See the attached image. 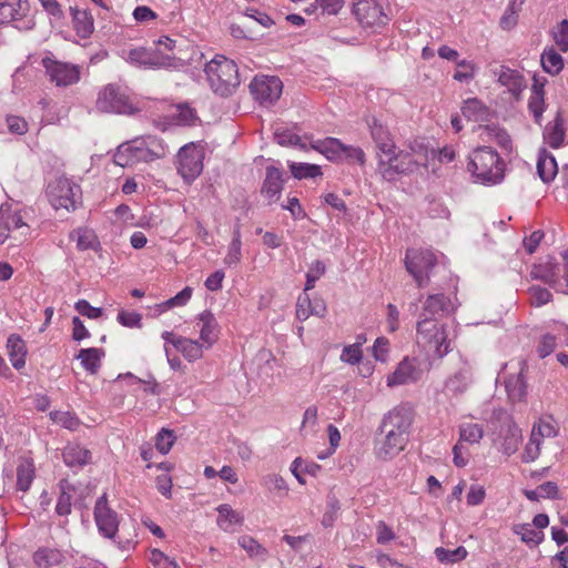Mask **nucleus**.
I'll list each match as a JSON object with an SVG mask.
<instances>
[{"mask_svg":"<svg viewBox=\"0 0 568 568\" xmlns=\"http://www.w3.org/2000/svg\"><path fill=\"white\" fill-rule=\"evenodd\" d=\"M414 423V409L408 403H402L384 414L378 430L383 436L375 444L378 459L388 460L397 456L409 442Z\"/></svg>","mask_w":568,"mask_h":568,"instance_id":"nucleus-1","label":"nucleus"},{"mask_svg":"<svg viewBox=\"0 0 568 568\" xmlns=\"http://www.w3.org/2000/svg\"><path fill=\"white\" fill-rule=\"evenodd\" d=\"M169 152L164 141L154 135L135 138L122 143L114 153V163L122 168L140 162H152L166 156Z\"/></svg>","mask_w":568,"mask_h":568,"instance_id":"nucleus-2","label":"nucleus"},{"mask_svg":"<svg viewBox=\"0 0 568 568\" xmlns=\"http://www.w3.org/2000/svg\"><path fill=\"white\" fill-rule=\"evenodd\" d=\"M467 170L484 185L499 184L505 178V162L490 146L475 149L468 158Z\"/></svg>","mask_w":568,"mask_h":568,"instance_id":"nucleus-3","label":"nucleus"},{"mask_svg":"<svg viewBox=\"0 0 568 568\" xmlns=\"http://www.w3.org/2000/svg\"><path fill=\"white\" fill-rule=\"evenodd\" d=\"M204 71L211 89L221 97L231 95L240 85L236 63L224 55L213 58L206 63Z\"/></svg>","mask_w":568,"mask_h":568,"instance_id":"nucleus-4","label":"nucleus"},{"mask_svg":"<svg viewBox=\"0 0 568 568\" xmlns=\"http://www.w3.org/2000/svg\"><path fill=\"white\" fill-rule=\"evenodd\" d=\"M417 343L433 352L439 358L447 355L450 348L447 325L437 318H422L417 322Z\"/></svg>","mask_w":568,"mask_h":568,"instance_id":"nucleus-5","label":"nucleus"},{"mask_svg":"<svg viewBox=\"0 0 568 568\" xmlns=\"http://www.w3.org/2000/svg\"><path fill=\"white\" fill-rule=\"evenodd\" d=\"M47 196L55 210H75L81 203V187L67 178H59L48 185Z\"/></svg>","mask_w":568,"mask_h":568,"instance_id":"nucleus-6","label":"nucleus"},{"mask_svg":"<svg viewBox=\"0 0 568 568\" xmlns=\"http://www.w3.org/2000/svg\"><path fill=\"white\" fill-rule=\"evenodd\" d=\"M405 267L414 277L418 287H424L429 282V273L437 264V257L428 248H408L405 254Z\"/></svg>","mask_w":568,"mask_h":568,"instance_id":"nucleus-7","label":"nucleus"},{"mask_svg":"<svg viewBox=\"0 0 568 568\" xmlns=\"http://www.w3.org/2000/svg\"><path fill=\"white\" fill-rule=\"evenodd\" d=\"M204 150L193 142L183 145L176 155V170L185 183L191 184L203 171Z\"/></svg>","mask_w":568,"mask_h":568,"instance_id":"nucleus-8","label":"nucleus"},{"mask_svg":"<svg viewBox=\"0 0 568 568\" xmlns=\"http://www.w3.org/2000/svg\"><path fill=\"white\" fill-rule=\"evenodd\" d=\"M125 60L134 67L145 69H175L181 65V59L172 54H164L159 49L143 47L129 50Z\"/></svg>","mask_w":568,"mask_h":568,"instance_id":"nucleus-9","label":"nucleus"},{"mask_svg":"<svg viewBox=\"0 0 568 568\" xmlns=\"http://www.w3.org/2000/svg\"><path fill=\"white\" fill-rule=\"evenodd\" d=\"M95 106L105 113L133 114L138 111L125 92L116 84H108L99 92Z\"/></svg>","mask_w":568,"mask_h":568,"instance_id":"nucleus-10","label":"nucleus"},{"mask_svg":"<svg viewBox=\"0 0 568 568\" xmlns=\"http://www.w3.org/2000/svg\"><path fill=\"white\" fill-rule=\"evenodd\" d=\"M282 90V81L273 75H256L250 83L251 94L263 106L273 105L281 98Z\"/></svg>","mask_w":568,"mask_h":568,"instance_id":"nucleus-11","label":"nucleus"},{"mask_svg":"<svg viewBox=\"0 0 568 568\" xmlns=\"http://www.w3.org/2000/svg\"><path fill=\"white\" fill-rule=\"evenodd\" d=\"M42 65L51 82L55 83L57 87H68L80 80V68L77 64L45 57L42 59Z\"/></svg>","mask_w":568,"mask_h":568,"instance_id":"nucleus-12","label":"nucleus"},{"mask_svg":"<svg viewBox=\"0 0 568 568\" xmlns=\"http://www.w3.org/2000/svg\"><path fill=\"white\" fill-rule=\"evenodd\" d=\"M418 162L406 151L396 152L392 162L378 164V173L385 181H396L400 175H408L417 170Z\"/></svg>","mask_w":568,"mask_h":568,"instance_id":"nucleus-13","label":"nucleus"},{"mask_svg":"<svg viewBox=\"0 0 568 568\" xmlns=\"http://www.w3.org/2000/svg\"><path fill=\"white\" fill-rule=\"evenodd\" d=\"M521 442V429L513 420V418L504 413L503 424L494 444L498 446V449L506 456H511L518 449Z\"/></svg>","mask_w":568,"mask_h":568,"instance_id":"nucleus-14","label":"nucleus"},{"mask_svg":"<svg viewBox=\"0 0 568 568\" xmlns=\"http://www.w3.org/2000/svg\"><path fill=\"white\" fill-rule=\"evenodd\" d=\"M94 519L100 534L113 538L118 531L119 519L114 510L108 505L106 494L98 498L94 506Z\"/></svg>","mask_w":568,"mask_h":568,"instance_id":"nucleus-15","label":"nucleus"},{"mask_svg":"<svg viewBox=\"0 0 568 568\" xmlns=\"http://www.w3.org/2000/svg\"><path fill=\"white\" fill-rule=\"evenodd\" d=\"M423 376V369L417 358L405 357L395 371L387 376V386L394 387L416 383Z\"/></svg>","mask_w":568,"mask_h":568,"instance_id":"nucleus-16","label":"nucleus"},{"mask_svg":"<svg viewBox=\"0 0 568 568\" xmlns=\"http://www.w3.org/2000/svg\"><path fill=\"white\" fill-rule=\"evenodd\" d=\"M562 257L565 260L564 265V275L560 276V267L558 265L555 266H537L531 271V274L537 277L541 278L544 282L548 283L549 285L556 287L557 290H561L564 293L568 294V250L565 251L562 254Z\"/></svg>","mask_w":568,"mask_h":568,"instance_id":"nucleus-17","label":"nucleus"},{"mask_svg":"<svg viewBox=\"0 0 568 568\" xmlns=\"http://www.w3.org/2000/svg\"><path fill=\"white\" fill-rule=\"evenodd\" d=\"M353 13L363 27L384 23L385 16L376 0H359L353 7Z\"/></svg>","mask_w":568,"mask_h":568,"instance_id":"nucleus-18","label":"nucleus"},{"mask_svg":"<svg viewBox=\"0 0 568 568\" xmlns=\"http://www.w3.org/2000/svg\"><path fill=\"white\" fill-rule=\"evenodd\" d=\"M284 171L277 166L268 165L265 169V179L262 184L261 193L268 199L270 203L276 202L284 186Z\"/></svg>","mask_w":568,"mask_h":568,"instance_id":"nucleus-19","label":"nucleus"},{"mask_svg":"<svg viewBox=\"0 0 568 568\" xmlns=\"http://www.w3.org/2000/svg\"><path fill=\"white\" fill-rule=\"evenodd\" d=\"M566 139V126L562 113L557 111L552 121L548 122L542 131V140L551 149H559Z\"/></svg>","mask_w":568,"mask_h":568,"instance_id":"nucleus-20","label":"nucleus"},{"mask_svg":"<svg viewBox=\"0 0 568 568\" xmlns=\"http://www.w3.org/2000/svg\"><path fill=\"white\" fill-rule=\"evenodd\" d=\"M200 328V339L206 347H211L219 338V323L211 311H204L196 318Z\"/></svg>","mask_w":568,"mask_h":568,"instance_id":"nucleus-21","label":"nucleus"},{"mask_svg":"<svg viewBox=\"0 0 568 568\" xmlns=\"http://www.w3.org/2000/svg\"><path fill=\"white\" fill-rule=\"evenodd\" d=\"M454 310L453 303L448 296L443 293L429 295L423 307L422 316L428 318H436L450 313Z\"/></svg>","mask_w":568,"mask_h":568,"instance_id":"nucleus-22","label":"nucleus"},{"mask_svg":"<svg viewBox=\"0 0 568 568\" xmlns=\"http://www.w3.org/2000/svg\"><path fill=\"white\" fill-rule=\"evenodd\" d=\"M519 365V372L516 375L509 376L505 382L506 392L513 403L523 402L527 395V385L524 376L527 364L525 361H521Z\"/></svg>","mask_w":568,"mask_h":568,"instance_id":"nucleus-23","label":"nucleus"},{"mask_svg":"<svg viewBox=\"0 0 568 568\" xmlns=\"http://www.w3.org/2000/svg\"><path fill=\"white\" fill-rule=\"evenodd\" d=\"M32 561L37 568H54L65 561V555L58 548L40 547L33 552Z\"/></svg>","mask_w":568,"mask_h":568,"instance_id":"nucleus-24","label":"nucleus"},{"mask_svg":"<svg viewBox=\"0 0 568 568\" xmlns=\"http://www.w3.org/2000/svg\"><path fill=\"white\" fill-rule=\"evenodd\" d=\"M7 349L9 359L17 371H20L26 365V357L28 354L26 342L18 334H11L7 339Z\"/></svg>","mask_w":568,"mask_h":568,"instance_id":"nucleus-25","label":"nucleus"},{"mask_svg":"<svg viewBox=\"0 0 568 568\" xmlns=\"http://www.w3.org/2000/svg\"><path fill=\"white\" fill-rule=\"evenodd\" d=\"M558 166L555 156L546 149H540L537 159V173L545 183L551 182L557 175Z\"/></svg>","mask_w":568,"mask_h":568,"instance_id":"nucleus-26","label":"nucleus"},{"mask_svg":"<svg viewBox=\"0 0 568 568\" xmlns=\"http://www.w3.org/2000/svg\"><path fill=\"white\" fill-rule=\"evenodd\" d=\"M463 115L474 122H485L490 119V110L479 99H467L462 106Z\"/></svg>","mask_w":568,"mask_h":568,"instance_id":"nucleus-27","label":"nucleus"},{"mask_svg":"<svg viewBox=\"0 0 568 568\" xmlns=\"http://www.w3.org/2000/svg\"><path fill=\"white\" fill-rule=\"evenodd\" d=\"M171 124L179 126H193L199 121L196 110L189 103L176 104L170 114Z\"/></svg>","mask_w":568,"mask_h":568,"instance_id":"nucleus-28","label":"nucleus"},{"mask_svg":"<svg viewBox=\"0 0 568 568\" xmlns=\"http://www.w3.org/2000/svg\"><path fill=\"white\" fill-rule=\"evenodd\" d=\"M73 29L82 39L89 38L94 31L92 14L87 10L71 8Z\"/></svg>","mask_w":568,"mask_h":568,"instance_id":"nucleus-29","label":"nucleus"},{"mask_svg":"<svg viewBox=\"0 0 568 568\" xmlns=\"http://www.w3.org/2000/svg\"><path fill=\"white\" fill-rule=\"evenodd\" d=\"M471 383V372L468 367L458 369L445 383V388L454 396H458L466 392Z\"/></svg>","mask_w":568,"mask_h":568,"instance_id":"nucleus-30","label":"nucleus"},{"mask_svg":"<svg viewBox=\"0 0 568 568\" xmlns=\"http://www.w3.org/2000/svg\"><path fill=\"white\" fill-rule=\"evenodd\" d=\"M62 456L65 465L69 467H82L91 459L90 450L78 444H69L63 449Z\"/></svg>","mask_w":568,"mask_h":568,"instance_id":"nucleus-31","label":"nucleus"},{"mask_svg":"<svg viewBox=\"0 0 568 568\" xmlns=\"http://www.w3.org/2000/svg\"><path fill=\"white\" fill-rule=\"evenodd\" d=\"M498 82L501 85L507 87L509 92L514 95L520 94L526 87L524 77L518 71L506 67H501L498 74Z\"/></svg>","mask_w":568,"mask_h":568,"instance_id":"nucleus-32","label":"nucleus"},{"mask_svg":"<svg viewBox=\"0 0 568 568\" xmlns=\"http://www.w3.org/2000/svg\"><path fill=\"white\" fill-rule=\"evenodd\" d=\"M104 356L102 348L90 347L82 348L77 355V358L81 361L82 367L90 374H95L101 367V359Z\"/></svg>","mask_w":568,"mask_h":568,"instance_id":"nucleus-33","label":"nucleus"},{"mask_svg":"<svg viewBox=\"0 0 568 568\" xmlns=\"http://www.w3.org/2000/svg\"><path fill=\"white\" fill-rule=\"evenodd\" d=\"M174 347L189 362L197 361L203 356V343L195 339L182 337V339H176Z\"/></svg>","mask_w":568,"mask_h":568,"instance_id":"nucleus-34","label":"nucleus"},{"mask_svg":"<svg viewBox=\"0 0 568 568\" xmlns=\"http://www.w3.org/2000/svg\"><path fill=\"white\" fill-rule=\"evenodd\" d=\"M26 7L27 0H0V24L21 17Z\"/></svg>","mask_w":568,"mask_h":568,"instance_id":"nucleus-35","label":"nucleus"},{"mask_svg":"<svg viewBox=\"0 0 568 568\" xmlns=\"http://www.w3.org/2000/svg\"><path fill=\"white\" fill-rule=\"evenodd\" d=\"M313 148L323 153L328 160L336 161L343 158L345 144L338 139L326 138L325 140L317 141Z\"/></svg>","mask_w":568,"mask_h":568,"instance_id":"nucleus-36","label":"nucleus"},{"mask_svg":"<svg viewBox=\"0 0 568 568\" xmlns=\"http://www.w3.org/2000/svg\"><path fill=\"white\" fill-rule=\"evenodd\" d=\"M60 495L55 505V513L59 516H67L71 513L72 495L75 488L65 479L59 484Z\"/></svg>","mask_w":568,"mask_h":568,"instance_id":"nucleus-37","label":"nucleus"},{"mask_svg":"<svg viewBox=\"0 0 568 568\" xmlns=\"http://www.w3.org/2000/svg\"><path fill=\"white\" fill-rule=\"evenodd\" d=\"M217 525L224 531H229L233 526L243 523V516L232 509L227 504H222L217 508Z\"/></svg>","mask_w":568,"mask_h":568,"instance_id":"nucleus-38","label":"nucleus"},{"mask_svg":"<svg viewBox=\"0 0 568 568\" xmlns=\"http://www.w3.org/2000/svg\"><path fill=\"white\" fill-rule=\"evenodd\" d=\"M513 531L520 537L523 542L530 547L538 546L544 539V532L535 529L530 524L514 525Z\"/></svg>","mask_w":568,"mask_h":568,"instance_id":"nucleus-39","label":"nucleus"},{"mask_svg":"<svg viewBox=\"0 0 568 568\" xmlns=\"http://www.w3.org/2000/svg\"><path fill=\"white\" fill-rule=\"evenodd\" d=\"M242 258L241 226L236 224L233 230V237L224 257V264L227 266L237 265Z\"/></svg>","mask_w":568,"mask_h":568,"instance_id":"nucleus-40","label":"nucleus"},{"mask_svg":"<svg viewBox=\"0 0 568 568\" xmlns=\"http://www.w3.org/2000/svg\"><path fill=\"white\" fill-rule=\"evenodd\" d=\"M540 61L544 71L552 75L558 74L564 68L562 57L552 47L544 50Z\"/></svg>","mask_w":568,"mask_h":568,"instance_id":"nucleus-41","label":"nucleus"},{"mask_svg":"<svg viewBox=\"0 0 568 568\" xmlns=\"http://www.w3.org/2000/svg\"><path fill=\"white\" fill-rule=\"evenodd\" d=\"M72 239L77 241V247L80 251L94 250L100 246L98 236L89 229H78L71 234Z\"/></svg>","mask_w":568,"mask_h":568,"instance_id":"nucleus-42","label":"nucleus"},{"mask_svg":"<svg viewBox=\"0 0 568 568\" xmlns=\"http://www.w3.org/2000/svg\"><path fill=\"white\" fill-rule=\"evenodd\" d=\"M34 478V465L31 460L24 459L17 467V487L27 491Z\"/></svg>","mask_w":568,"mask_h":568,"instance_id":"nucleus-43","label":"nucleus"},{"mask_svg":"<svg viewBox=\"0 0 568 568\" xmlns=\"http://www.w3.org/2000/svg\"><path fill=\"white\" fill-rule=\"evenodd\" d=\"M436 559L444 565H453L464 560L468 551L464 546H459L456 549H446L444 547H437L434 551Z\"/></svg>","mask_w":568,"mask_h":568,"instance_id":"nucleus-44","label":"nucleus"},{"mask_svg":"<svg viewBox=\"0 0 568 568\" xmlns=\"http://www.w3.org/2000/svg\"><path fill=\"white\" fill-rule=\"evenodd\" d=\"M288 169L297 180L315 179L323 174L320 165L311 163L288 162Z\"/></svg>","mask_w":568,"mask_h":568,"instance_id":"nucleus-45","label":"nucleus"},{"mask_svg":"<svg viewBox=\"0 0 568 568\" xmlns=\"http://www.w3.org/2000/svg\"><path fill=\"white\" fill-rule=\"evenodd\" d=\"M484 436L481 425L475 423H463L459 425V439L457 443L478 444Z\"/></svg>","mask_w":568,"mask_h":568,"instance_id":"nucleus-46","label":"nucleus"},{"mask_svg":"<svg viewBox=\"0 0 568 568\" xmlns=\"http://www.w3.org/2000/svg\"><path fill=\"white\" fill-rule=\"evenodd\" d=\"M0 215L3 221L8 224L10 231L22 230L21 234L27 235L29 233V225L23 222V216L20 211H12L11 209L0 210Z\"/></svg>","mask_w":568,"mask_h":568,"instance_id":"nucleus-47","label":"nucleus"},{"mask_svg":"<svg viewBox=\"0 0 568 568\" xmlns=\"http://www.w3.org/2000/svg\"><path fill=\"white\" fill-rule=\"evenodd\" d=\"M531 433H536V437H539V439L542 440V438L556 437L558 428L554 424L552 417L549 416L547 418L539 419V422L532 426Z\"/></svg>","mask_w":568,"mask_h":568,"instance_id":"nucleus-48","label":"nucleus"},{"mask_svg":"<svg viewBox=\"0 0 568 568\" xmlns=\"http://www.w3.org/2000/svg\"><path fill=\"white\" fill-rule=\"evenodd\" d=\"M237 541L251 557L264 558L267 555V550L251 536H241Z\"/></svg>","mask_w":568,"mask_h":568,"instance_id":"nucleus-49","label":"nucleus"},{"mask_svg":"<svg viewBox=\"0 0 568 568\" xmlns=\"http://www.w3.org/2000/svg\"><path fill=\"white\" fill-rule=\"evenodd\" d=\"M485 131L487 136L494 140L501 149L506 151L511 150V139L506 130L496 125H487Z\"/></svg>","mask_w":568,"mask_h":568,"instance_id":"nucleus-50","label":"nucleus"},{"mask_svg":"<svg viewBox=\"0 0 568 568\" xmlns=\"http://www.w3.org/2000/svg\"><path fill=\"white\" fill-rule=\"evenodd\" d=\"M262 485L271 493H278L285 495L288 490V486L285 479L277 474H268L262 478Z\"/></svg>","mask_w":568,"mask_h":568,"instance_id":"nucleus-51","label":"nucleus"},{"mask_svg":"<svg viewBox=\"0 0 568 568\" xmlns=\"http://www.w3.org/2000/svg\"><path fill=\"white\" fill-rule=\"evenodd\" d=\"M528 109L530 113L534 116L535 122L538 125H541L542 122V114L546 110V103H545V95L536 93L530 94L529 101H528Z\"/></svg>","mask_w":568,"mask_h":568,"instance_id":"nucleus-52","label":"nucleus"},{"mask_svg":"<svg viewBox=\"0 0 568 568\" xmlns=\"http://www.w3.org/2000/svg\"><path fill=\"white\" fill-rule=\"evenodd\" d=\"M542 440L539 437H536V433L530 434V438L525 446L524 453L521 455V459L524 463H531L536 460L540 455Z\"/></svg>","mask_w":568,"mask_h":568,"instance_id":"nucleus-53","label":"nucleus"},{"mask_svg":"<svg viewBox=\"0 0 568 568\" xmlns=\"http://www.w3.org/2000/svg\"><path fill=\"white\" fill-rule=\"evenodd\" d=\"M369 129H371V136L375 143V145L393 141V136L388 129L384 126L377 119H372L371 122H368Z\"/></svg>","mask_w":568,"mask_h":568,"instance_id":"nucleus-54","label":"nucleus"},{"mask_svg":"<svg viewBox=\"0 0 568 568\" xmlns=\"http://www.w3.org/2000/svg\"><path fill=\"white\" fill-rule=\"evenodd\" d=\"M325 271L326 267L322 261L317 260L313 262L310 265V268L306 273V283L304 291L306 292L314 288L316 281H318L325 274Z\"/></svg>","mask_w":568,"mask_h":568,"instance_id":"nucleus-55","label":"nucleus"},{"mask_svg":"<svg viewBox=\"0 0 568 568\" xmlns=\"http://www.w3.org/2000/svg\"><path fill=\"white\" fill-rule=\"evenodd\" d=\"M552 38L555 43L558 45L560 51H568V20H561L554 29H552Z\"/></svg>","mask_w":568,"mask_h":568,"instance_id":"nucleus-56","label":"nucleus"},{"mask_svg":"<svg viewBox=\"0 0 568 568\" xmlns=\"http://www.w3.org/2000/svg\"><path fill=\"white\" fill-rule=\"evenodd\" d=\"M175 442V436L172 430L162 428L155 438V447L161 454H168Z\"/></svg>","mask_w":568,"mask_h":568,"instance_id":"nucleus-57","label":"nucleus"},{"mask_svg":"<svg viewBox=\"0 0 568 568\" xmlns=\"http://www.w3.org/2000/svg\"><path fill=\"white\" fill-rule=\"evenodd\" d=\"M274 139L280 145H283V146H287V145L303 146L301 144V138L286 128H282V126L277 128L274 132Z\"/></svg>","mask_w":568,"mask_h":568,"instance_id":"nucleus-58","label":"nucleus"},{"mask_svg":"<svg viewBox=\"0 0 568 568\" xmlns=\"http://www.w3.org/2000/svg\"><path fill=\"white\" fill-rule=\"evenodd\" d=\"M50 418L68 429H75L79 426V419L69 412L53 410L50 413Z\"/></svg>","mask_w":568,"mask_h":568,"instance_id":"nucleus-59","label":"nucleus"},{"mask_svg":"<svg viewBox=\"0 0 568 568\" xmlns=\"http://www.w3.org/2000/svg\"><path fill=\"white\" fill-rule=\"evenodd\" d=\"M150 561L154 568H180L176 561L159 549L151 550Z\"/></svg>","mask_w":568,"mask_h":568,"instance_id":"nucleus-60","label":"nucleus"},{"mask_svg":"<svg viewBox=\"0 0 568 568\" xmlns=\"http://www.w3.org/2000/svg\"><path fill=\"white\" fill-rule=\"evenodd\" d=\"M118 322L125 327L134 328L142 326V316L136 312L120 311L116 316Z\"/></svg>","mask_w":568,"mask_h":568,"instance_id":"nucleus-61","label":"nucleus"},{"mask_svg":"<svg viewBox=\"0 0 568 568\" xmlns=\"http://www.w3.org/2000/svg\"><path fill=\"white\" fill-rule=\"evenodd\" d=\"M341 359L352 365L357 364L362 359L361 342L345 346L342 352Z\"/></svg>","mask_w":568,"mask_h":568,"instance_id":"nucleus-62","label":"nucleus"},{"mask_svg":"<svg viewBox=\"0 0 568 568\" xmlns=\"http://www.w3.org/2000/svg\"><path fill=\"white\" fill-rule=\"evenodd\" d=\"M376 149L378 150L377 165L381 164L382 162H384V163L392 162V158H394V155L396 154V145H395L394 140L379 143L376 145Z\"/></svg>","mask_w":568,"mask_h":568,"instance_id":"nucleus-63","label":"nucleus"},{"mask_svg":"<svg viewBox=\"0 0 568 568\" xmlns=\"http://www.w3.org/2000/svg\"><path fill=\"white\" fill-rule=\"evenodd\" d=\"M457 67L460 68V70H457L454 73V79L459 82H467L474 78V70L475 65L466 60L457 61Z\"/></svg>","mask_w":568,"mask_h":568,"instance_id":"nucleus-64","label":"nucleus"}]
</instances>
